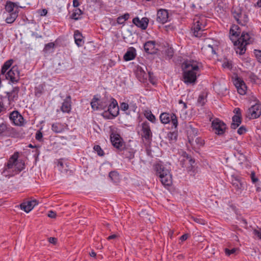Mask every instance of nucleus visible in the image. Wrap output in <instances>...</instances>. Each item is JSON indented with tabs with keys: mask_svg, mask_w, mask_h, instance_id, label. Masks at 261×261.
I'll list each match as a JSON object with an SVG mask.
<instances>
[{
	"mask_svg": "<svg viewBox=\"0 0 261 261\" xmlns=\"http://www.w3.org/2000/svg\"><path fill=\"white\" fill-rule=\"evenodd\" d=\"M19 87L16 86L13 87L11 92L7 93V95L8 96L9 102H14L18 98V93L19 92Z\"/></svg>",
	"mask_w": 261,
	"mask_h": 261,
	"instance_id": "obj_24",
	"label": "nucleus"
},
{
	"mask_svg": "<svg viewBox=\"0 0 261 261\" xmlns=\"http://www.w3.org/2000/svg\"><path fill=\"white\" fill-rule=\"evenodd\" d=\"M141 130L142 138H144L147 142H150L152 140V133L148 122L145 121L142 123Z\"/></svg>",
	"mask_w": 261,
	"mask_h": 261,
	"instance_id": "obj_11",
	"label": "nucleus"
},
{
	"mask_svg": "<svg viewBox=\"0 0 261 261\" xmlns=\"http://www.w3.org/2000/svg\"><path fill=\"white\" fill-rule=\"evenodd\" d=\"M19 71L17 66H13L7 73L6 77L12 83H17L19 79Z\"/></svg>",
	"mask_w": 261,
	"mask_h": 261,
	"instance_id": "obj_13",
	"label": "nucleus"
},
{
	"mask_svg": "<svg viewBox=\"0 0 261 261\" xmlns=\"http://www.w3.org/2000/svg\"><path fill=\"white\" fill-rule=\"evenodd\" d=\"M212 127L215 130V133L218 135H222L226 129V124L218 118L215 119L212 122Z\"/></svg>",
	"mask_w": 261,
	"mask_h": 261,
	"instance_id": "obj_9",
	"label": "nucleus"
},
{
	"mask_svg": "<svg viewBox=\"0 0 261 261\" xmlns=\"http://www.w3.org/2000/svg\"><path fill=\"white\" fill-rule=\"evenodd\" d=\"M252 182L253 184H255L258 181V178L255 176V173L254 171H252L250 175Z\"/></svg>",
	"mask_w": 261,
	"mask_h": 261,
	"instance_id": "obj_52",
	"label": "nucleus"
},
{
	"mask_svg": "<svg viewBox=\"0 0 261 261\" xmlns=\"http://www.w3.org/2000/svg\"><path fill=\"white\" fill-rule=\"evenodd\" d=\"M236 251V248H233L231 249H229L227 248H226L225 249V252L226 255H230L233 253H234Z\"/></svg>",
	"mask_w": 261,
	"mask_h": 261,
	"instance_id": "obj_55",
	"label": "nucleus"
},
{
	"mask_svg": "<svg viewBox=\"0 0 261 261\" xmlns=\"http://www.w3.org/2000/svg\"><path fill=\"white\" fill-rule=\"evenodd\" d=\"M18 13H19V10H18V8H16L15 12L9 13V16L15 20L18 16Z\"/></svg>",
	"mask_w": 261,
	"mask_h": 261,
	"instance_id": "obj_48",
	"label": "nucleus"
},
{
	"mask_svg": "<svg viewBox=\"0 0 261 261\" xmlns=\"http://www.w3.org/2000/svg\"><path fill=\"white\" fill-rule=\"evenodd\" d=\"M232 186L237 194H240L245 188V184L240 179L234 178L232 179Z\"/></svg>",
	"mask_w": 261,
	"mask_h": 261,
	"instance_id": "obj_16",
	"label": "nucleus"
},
{
	"mask_svg": "<svg viewBox=\"0 0 261 261\" xmlns=\"http://www.w3.org/2000/svg\"><path fill=\"white\" fill-rule=\"evenodd\" d=\"M181 158L182 159L180 160V165L182 167H184L185 162H188L190 165L189 166L187 167V170L189 172H193L195 166V160L193 159L191 155L188 154L186 151L181 150L179 152Z\"/></svg>",
	"mask_w": 261,
	"mask_h": 261,
	"instance_id": "obj_6",
	"label": "nucleus"
},
{
	"mask_svg": "<svg viewBox=\"0 0 261 261\" xmlns=\"http://www.w3.org/2000/svg\"><path fill=\"white\" fill-rule=\"evenodd\" d=\"M202 54L210 57H212L214 55L216 54L215 48L211 45H206L203 46L201 48Z\"/></svg>",
	"mask_w": 261,
	"mask_h": 261,
	"instance_id": "obj_27",
	"label": "nucleus"
},
{
	"mask_svg": "<svg viewBox=\"0 0 261 261\" xmlns=\"http://www.w3.org/2000/svg\"><path fill=\"white\" fill-rule=\"evenodd\" d=\"M15 20L10 17L9 16H8L6 19V22L7 23H12Z\"/></svg>",
	"mask_w": 261,
	"mask_h": 261,
	"instance_id": "obj_64",
	"label": "nucleus"
},
{
	"mask_svg": "<svg viewBox=\"0 0 261 261\" xmlns=\"http://www.w3.org/2000/svg\"><path fill=\"white\" fill-rule=\"evenodd\" d=\"M109 177L114 182L117 183L120 180V177L119 173L116 171H112L109 173Z\"/></svg>",
	"mask_w": 261,
	"mask_h": 261,
	"instance_id": "obj_38",
	"label": "nucleus"
},
{
	"mask_svg": "<svg viewBox=\"0 0 261 261\" xmlns=\"http://www.w3.org/2000/svg\"><path fill=\"white\" fill-rule=\"evenodd\" d=\"M136 57V50L133 47H129L123 56L125 61H129L134 59Z\"/></svg>",
	"mask_w": 261,
	"mask_h": 261,
	"instance_id": "obj_28",
	"label": "nucleus"
},
{
	"mask_svg": "<svg viewBox=\"0 0 261 261\" xmlns=\"http://www.w3.org/2000/svg\"><path fill=\"white\" fill-rule=\"evenodd\" d=\"M251 39V38L250 37V35L248 33L243 32L242 33L241 36H239L237 40H235V43H239L241 42L247 45L252 42Z\"/></svg>",
	"mask_w": 261,
	"mask_h": 261,
	"instance_id": "obj_23",
	"label": "nucleus"
},
{
	"mask_svg": "<svg viewBox=\"0 0 261 261\" xmlns=\"http://www.w3.org/2000/svg\"><path fill=\"white\" fill-rule=\"evenodd\" d=\"M13 62V60L12 59L8 60L5 62L1 69V74H4L7 70L11 67Z\"/></svg>",
	"mask_w": 261,
	"mask_h": 261,
	"instance_id": "obj_39",
	"label": "nucleus"
},
{
	"mask_svg": "<svg viewBox=\"0 0 261 261\" xmlns=\"http://www.w3.org/2000/svg\"><path fill=\"white\" fill-rule=\"evenodd\" d=\"M195 23L192 28L193 35L198 38L202 36L203 32L205 30V27L206 25V19L204 17L199 18L197 20L194 19Z\"/></svg>",
	"mask_w": 261,
	"mask_h": 261,
	"instance_id": "obj_5",
	"label": "nucleus"
},
{
	"mask_svg": "<svg viewBox=\"0 0 261 261\" xmlns=\"http://www.w3.org/2000/svg\"><path fill=\"white\" fill-rule=\"evenodd\" d=\"M51 129L55 133H61L64 130V126L61 123H55L51 125Z\"/></svg>",
	"mask_w": 261,
	"mask_h": 261,
	"instance_id": "obj_35",
	"label": "nucleus"
},
{
	"mask_svg": "<svg viewBox=\"0 0 261 261\" xmlns=\"http://www.w3.org/2000/svg\"><path fill=\"white\" fill-rule=\"evenodd\" d=\"M231 13L233 18L237 23L242 26H245L248 21L249 18L245 12H243L240 7L232 8Z\"/></svg>",
	"mask_w": 261,
	"mask_h": 261,
	"instance_id": "obj_3",
	"label": "nucleus"
},
{
	"mask_svg": "<svg viewBox=\"0 0 261 261\" xmlns=\"http://www.w3.org/2000/svg\"><path fill=\"white\" fill-rule=\"evenodd\" d=\"M108 111L111 113L112 117H117L119 112V108L118 105L117 100L113 98H111V102L110 103L108 108Z\"/></svg>",
	"mask_w": 261,
	"mask_h": 261,
	"instance_id": "obj_14",
	"label": "nucleus"
},
{
	"mask_svg": "<svg viewBox=\"0 0 261 261\" xmlns=\"http://www.w3.org/2000/svg\"><path fill=\"white\" fill-rule=\"evenodd\" d=\"M240 34L241 29L236 24L232 25L229 31V38L233 43V45L236 46V53L242 55L244 54L246 50V44L241 42L239 43H236V44L235 43V40L240 36Z\"/></svg>",
	"mask_w": 261,
	"mask_h": 261,
	"instance_id": "obj_2",
	"label": "nucleus"
},
{
	"mask_svg": "<svg viewBox=\"0 0 261 261\" xmlns=\"http://www.w3.org/2000/svg\"><path fill=\"white\" fill-rule=\"evenodd\" d=\"M188 236L187 233L184 234L180 237V240L182 242L186 241L188 239Z\"/></svg>",
	"mask_w": 261,
	"mask_h": 261,
	"instance_id": "obj_62",
	"label": "nucleus"
},
{
	"mask_svg": "<svg viewBox=\"0 0 261 261\" xmlns=\"http://www.w3.org/2000/svg\"><path fill=\"white\" fill-rule=\"evenodd\" d=\"M110 140L113 146L119 151L125 146V142L120 135L112 133L110 135Z\"/></svg>",
	"mask_w": 261,
	"mask_h": 261,
	"instance_id": "obj_8",
	"label": "nucleus"
},
{
	"mask_svg": "<svg viewBox=\"0 0 261 261\" xmlns=\"http://www.w3.org/2000/svg\"><path fill=\"white\" fill-rule=\"evenodd\" d=\"M149 20L147 17H143L141 20L139 17H136L133 19V22L134 24L142 30H145L148 24Z\"/></svg>",
	"mask_w": 261,
	"mask_h": 261,
	"instance_id": "obj_19",
	"label": "nucleus"
},
{
	"mask_svg": "<svg viewBox=\"0 0 261 261\" xmlns=\"http://www.w3.org/2000/svg\"><path fill=\"white\" fill-rule=\"evenodd\" d=\"M233 112L236 113L235 115L240 116L242 117L241 110L239 108H236L234 109Z\"/></svg>",
	"mask_w": 261,
	"mask_h": 261,
	"instance_id": "obj_60",
	"label": "nucleus"
},
{
	"mask_svg": "<svg viewBox=\"0 0 261 261\" xmlns=\"http://www.w3.org/2000/svg\"><path fill=\"white\" fill-rule=\"evenodd\" d=\"M38 204V201L36 199H34L22 203L20 205V208L25 212L29 213Z\"/></svg>",
	"mask_w": 261,
	"mask_h": 261,
	"instance_id": "obj_17",
	"label": "nucleus"
},
{
	"mask_svg": "<svg viewBox=\"0 0 261 261\" xmlns=\"http://www.w3.org/2000/svg\"><path fill=\"white\" fill-rule=\"evenodd\" d=\"M254 53L257 61L261 63V50L255 49Z\"/></svg>",
	"mask_w": 261,
	"mask_h": 261,
	"instance_id": "obj_51",
	"label": "nucleus"
},
{
	"mask_svg": "<svg viewBox=\"0 0 261 261\" xmlns=\"http://www.w3.org/2000/svg\"><path fill=\"white\" fill-rule=\"evenodd\" d=\"M182 81L187 85L194 84L197 81V72L199 71L198 63L193 60L185 61L181 64Z\"/></svg>",
	"mask_w": 261,
	"mask_h": 261,
	"instance_id": "obj_1",
	"label": "nucleus"
},
{
	"mask_svg": "<svg viewBox=\"0 0 261 261\" xmlns=\"http://www.w3.org/2000/svg\"><path fill=\"white\" fill-rule=\"evenodd\" d=\"M111 113H110L109 111H108V110L107 111H105L102 114V116L103 118H106V119H113L114 118H115V117H112V116H111Z\"/></svg>",
	"mask_w": 261,
	"mask_h": 261,
	"instance_id": "obj_47",
	"label": "nucleus"
},
{
	"mask_svg": "<svg viewBox=\"0 0 261 261\" xmlns=\"http://www.w3.org/2000/svg\"><path fill=\"white\" fill-rule=\"evenodd\" d=\"M55 43L53 42H50L45 45L44 50L45 51H49L50 49L53 48L55 47Z\"/></svg>",
	"mask_w": 261,
	"mask_h": 261,
	"instance_id": "obj_50",
	"label": "nucleus"
},
{
	"mask_svg": "<svg viewBox=\"0 0 261 261\" xmlns=\"http://www.w3.org/2000/svg\"><path fill=\"white\" fill-rule=\"evenodd\" d=\"M8 131V127L6 123L3 122L0 124V136H6Z\"/></svg>",
	"mask_w": 261,
	"mask_h": 261,
	"instance_id": "obj_41",
	"label": "nucleus"
},
{
	"mask_svg": "<svg viewBox=\"0 0 261 261\" xmlns=\"http://www.w3.org/2000/svg\"><path fill=\"white\" fill-rule=\"evenodd\" d=\"M146 118L152 123L155 122V116L152 114V113L150 111L149 112L146 113L145 114Z\"/></svg>",
	"mask_w": 261,
	"mask_h": 261,
	"instance_id": "obj_44",
	"label": "nucleus"
},
{
	"mask_svg": "<svg viewBox=\"0 0 261 261\" xmlns=\"http://www.w3.org/2000/svg\"><path fill=\"white\" fill-rule=\"evenodd\" d=\"M119 152L123 155L124 158L130 160L134 158L135 151L131 148L125 147V146L123 149L119 150Z\"/></svg>",
	"mask_w": 261,
	"mask_h": 261,
	"instance_id": "obj_22",
	"label": "nucleus"
},
{
	"mask_svg": "<svg viewBox=\"0 0 261 261\" xmlns=\"http://www.w3.org/2000/svg\"><path fill=\"white\" fill-rule=\"evenodd\" d=\"M191 219L196 223L201 225H204L207 224V222L205 220L200 218L192 217Z\"/></svg>",
	"mask_w": 261,
	"mask_h": 261,
	"instance_id": "obj_45",
	"label": "nucleus"
},
{
	"mask_svg": "<svg viewBox=\"0 0 261 261\" xmlns=\"http://www.w3.org/2000/svg\"><path fill=\"white\" fill-rule=\"evenodd\" d=\"M129 108V105L124 102L120 103V109L123 111L127 110Z\"/></svg>",
	"mask_w": 261,
	"mask_h": 261,
	"instance_id": "obj_53",
	"label": "nucleus"
},
{
	"mask_svg": "<svg viewBox=\"0 0 261 261\" xmlns=\"http://www.w3.org/2000/svg\"><path fill=\"white\" fill-rule=\"evenodd\" d=\"M253 233L255 236H256L258 239H261V231L256 229H254L253 231Z\"/></svg>",
	"mask_w": 261,
	"mask_h": 261,
	"instance_id": "obj_58",
	"label": "nucleus"
},
{
	"mask_svg": "<svg viewBox=\"0 0 261 261\" xmlns=\"http://www.w3.org/2000/svg\"><path fill=\"white\" fill-rule=\"evenodd\" d=\"M74 38L76 44L78 46H82L84 44V41L83 40L82 34L79 30L74 31Z\"/></svg>",
	"mask_w": 261,
	"mask_h": 261,
	"instance_id": "obj_31",
	"label": "nucleus"
},
{
	"mask_svg": "<svg viewBox=\"0 0 261 261\" xmlns=\"http://www.w3.org/2000/svg\"><path fill=\"white\" fill-rule=\"evenodd\" d=\"M206 102V96L203 94H200L198 98L197 103L198 105L203 106Z\"/></svg>",
	"mask_w": 261,
	"mask_h": 261,
	"instance_id": "obj_42",
	"label": "nucleus"
},
{
	"mask_svg": "<svg viewBox=\"0 0 261 261\" xmlns=\"http://www.w3.org/2000/svg\"><path fill=\"white\" fill-rule=\"evenodd\" d=\"M247 131V129L244 126H241L239 128V129L237 130V133L240 135H243L245 134Z\"/></svg>",
	"mask_w": 261,
	"mask_h": 261,
	"instance_id": "obj_54",
	"label": "nucleus"
},
{
	"mask_svg": "<svg viewBox=\"0 0 261 261\" xmlns=\"http://www.w3.org/2000/svg\"><path fill=\"white\" fill-rule=\"evenodd\" d=\"M24 162L22 160L17 159L14 167L15 171L17 173H18L24 169Z\"/></svg>",
	"mask_w": 261,
	"mask_h": 261,
	"instance_id": "obj_36",
	"label": "nucleus"
},
{
	"mask_svg": "<svg viewBox=\"0 0 261 261\" xmlns=\"http://www.w3.org/2000/svg\"><path fill=\"white\" fill-rule=\"evenodd\" d=\"M136 75L137 79L142 83H145L147 79L148 75L145 70L140 66L138 65L136 71Z\"/></svg>",
	"mask_w": 261,
	"mask_h": 261,
	"instance_id": "obj_20",
	"label": "nucleus"
},
{
	"mask_svg": "<svg viewBox=\"0 0 261 261\" xmlns=\"http://www.w3.org/2000/svg\"><path fill=\"white\" fill-rule=\"evenodd\" d=\"M16 8H18L19 10V8H22V7L19 6L17 3H14L11 1H7L5 5V10L8 13H11L15 12Z\"/></svg>",
	"mask_w": 261,
	"mask_h": 261,
	"instance_id": "obj_30",
	"label": "nucleus"
},
{
	"mask_svg": "<svg viewBox=\"0 0 261 261\" xmlns=\"http://www.w3.org/2000/svg\"><path fill=\"white\" fill-rule=\"evenodd\" d=\"M7 108L4 105L2 98L0 99V115L6 112Z\"/></svg>",
	"mask_w": 261,
	"mask_h": 261,
	"instance_id": "obj_46",
	"label": "nucleus"
},
{
	"mask_svg": "<svg viewBox=\"0 0 261 261\" xmlns=\"http://www.w3.org/2000/svg\"><path fill=\"white\" fill-rule=\"evenodd\" d=\"M261 115V104L256 103L251 106L248 110L247 117L250 119H256Z\"/></svg>",
	"mask_w": 261,
	"mask_h": 261,
	"instance_id": "obj_12",
	"label": "nucleus"
},
{
	"mask_svg": "<svg viewBox=\"0 0 261 261\" xmlns=\"http://www.w3.org/2000/svg\"><path fill=\"white\" fill-rule=\"evenodd\" d=\"M232 121L230 127L232 129H236L241 124L242 122V117L234 115L232 118Z\"/></svg>",
	"mask_w": 261,
	"mask_h": 261,
	"instance_id": "obj_34",
	"label": "nucleus"
},
{
	"mask_svg": "<svg viewBox=\"0 0 261 261\" xmlns=\"http://www.w3.org/2000/svg\"><path fill=\"white\" fill-rule=\"evenodd\" d=\"M91 108L93 110H105L110 104L107 98L100 99L97 95H94L90 102Z\"/></svg>",
	"mask_w": 261,
	"mask_h": 261,
	"instance_id": "obj_4",
	"label": "nucleus"
},
{
	"mask_svg": "<svg viewBox=\"0 0 261 261\" xmlns=\"http://www.w3.org/2000/svg\"><path fill=\"white\" fill-rule=\"evenodd\" d=\"M178 137V131L177 127H174L173 131H170L167 134V138L170 143L175 142L177 141Z\"/></svg>",
	"mask_w": 261,
	"mask_h": 261,
	"instance_id": "obj_32",
	"label": "nucleus"
},
{
	"mask_svg": "<svg viewBox=\"0 0 261 261\" xmlns=\"http://www.w3.org/2000/svg\"><path fill=\"white\" fill-rule=\"evenodd\" d=\"M48 241L51 244H56L57 242V239L54 237H50L48 239Z\"/></svg>",
	"mask_w": 261,
	"mask_h": 261,
	"instance_id": "obj_61",
	"label": "nucleus"
},
{
	"mask_svg": "<svg viewBox=\"0 0 261 261\" xmlns=\"http://www.w3.org/2000/svg\"><path fill=\"white\" fill-rule=\"evenodd\" d=\"M11 121L16 126H22L24 124V118L18 111H13L9 114Z\"/></svg>",
	"mask_w": 261,
	"mask_h": 261,
	"instance_id": "obj_10",
	"label": "nucleus"
},
{
	"mask_svg": "<svg viewBox=\"0 0 261 261\" xmlns=\"http://www.w3.org/2000/svg\"><path fill=\"white\" fill-rule=\"evenodd\" d=\"M160 181L163 185L169 186L172 184V176L171 175H167L165 177L163 176L160 178Z\"/></svg>",
	"mask_w": 261,
	"mask_h": 261,
	"instance_id": "obj_37",
	"label": "nucleus"
},
{
	"mask_svg": "<svg viewBox=\"0 0 261 261\" xmlns=\"http://www.w3.org/2000/svg\"><path fill=\"white\" fill-rule=\"evenodd\" d=\"M148 74L149 81L150 83H151L152 85H155L156 84V80L154 77L153 76V73L150 71H148Z\"/></svg>",
	"mask_w": 261,
	"mask_h": 261,
	"instance_id": "obj_49",
	"label": "nucleus"
},
{
	"mask_svg": "<svg viewBox=\"0 0 261 261\" xmlns=\"http://www.w3.org/2000/svg\"><path fill=\"white\" fill-rule=\"evenodd\" d=\"M155 42L154 41H149L146 42L144 45V48L146 53L149 54H154L155 53Z\"/></svg>",
	"mask_w": 261,
	"mask_h": 261,
	"instance_id": "obj_29",
	"label": "nucleus"
},
{
	"mask_svg": "<svg viewBox=\"0 0 261 261\" xmlns=\"http://www.w3.org/2000/svg\"><path fill=\"white\" fill-rule=\"evenodd\" d=\"M161 122L163 124H168L171 122L173 126L176 128L178 125L177 117L174 113H162L160 116Z\"/></svg>",
	"mask_w": 261,
	"mask_h": 261,
	"instance_id": "obj_7",
	"label": "nucleus"
},
{
	"mask_svg": "<svg viewBox=\"0 0 261 261\" xmlns=\"http://www.w3.org/2000/svg\"><path fill=\"white\" fill-rule=\"evenodd\" d=\"M48 217L51 218H55L56 217V213L55 212H53L52 211H50L48 212Z\"/></svg>",
	"mask_w": 261,
	"mask_h": 261,
	"instance_id": "obj_59",
	"label": "nucleus"
},
{
	"mask_svg": "<svg viewBox=\"0 0 261 261\" xmlns=\"http://www.w3.org/2000/svg\"><path fill=\"white\" fill-rule=\"evenodd\" d=\"M117 22L118 23L122 24L124 23V20L122 19V17L121 16L117 18Z\"/></svg>",
	"mask_w": 261,
	"mask_h": 261,
	"instance_id": "obj_63",
	"label": "nucleus"
},
{
	"mask_svg": "<svg viewBox=\"0 0 261 261\" xmlns=\"http://www.w3.org/2000/svg\"><path fill=\"white\" fill-rule=\"evenodd\" d=\"M84 13L83 11L81 10L80 8H75L73 10V13L70 15V18L74 20L81 19L82 15Z\"/></svg>",
	"mask_w": 261,
	"mask_h": 261,
	"instance_id": "obj_33",
	"label": "nucleus"
},
{
	"mask_svg": "<svg viewBox=\"0 0 261 261\" xmlns=\"http://www.w3.org/2000/svg\"><path fill=\"white\" fill-rule=\"evenodd\" d=\"M223 66L224 67V68H229V69H231L232 68V64L228 62V61H227V62H225L223 63Z\"/></svg>",
	"mask_w": 261,
	"mask_h": 261,
	"instance_id": "obj_57",
	"label": "nucleus"
},
{
	"mask_svg": "<svg viewBox=\"0 0 261 261\" xmlns=\"http://www.w3.org/2000/svg\"><path fill=\"white\" fill-rule=\"evenodd\" d=\"M156 21L162 24H164L168 21L169 13L168 10L160 9L157 12Z\"/></svg>",
	"mask_w": 261,
	"mask_h": 261,
	"instance_id": "obj_15",
	"label": "nucleus"
},
{
	"mask_svg": "<svg viewBox=\"0 0 261 261\" xmlns=\"http://www.w3.org/2000/svg\"><path fill=\"white\" fill-rule=\"evenodd\" d=\"M44 91V86L40 84L35 88V94L36 96L39 97Z\"/></svg>",
	"mask_w": 261,
	"mask_h": 261,
	"instance_id": "obj_40",
	"label": "nucleus"
},
{
	"mask_svg": "<svg viewBox=\"0 0 261 261\" xmlns=\"http://www.w3.org/2000/svg\"><path fill=\"white\" fill-rule=\"evenodd\" d=\"M238 93L241 95H245L246 93L247 86L245 82L240 78H237L234 83Z\"/></svg>",
	"mask_w": 261,
	"mask_h": 261,
	"instance_id": "obj_18",
	"label": "nucleus"
},
{
	"mask_svg": "<svg viewBox=\"0 0 261 261\" xmlns=\"http://www.w3.org/2000/svg\"><path fill=\"white\" fill-rule=\"evenodd\" d=\"M155 170L156 174L159 176L160 178L162 177L163 176L165 177L167 175H171L169 171L166 169L162 165L157 164L155 165Z\"/></svg>",
	"mask_w": 261,
	"mask_h": 261,
	"instance_id": "obj_21",
	"label": "nucleus"
},
{
	"mask_svg": "<svg viewBox=\"0 0 261 261\" xmlns=\"http://www.w3.org/2000/svg\"><path fill=\"white\" fill-rule=\"evenodd\" d=\"M18 157V152H15L13 154L10 156L8 162L5 165V169H12L13 167H14Z\"/></svg>",
	"mask_w": 261,
	"mask_h": 261,
	"instance_id": "obj_25",
	"label": "nucleus"
},
{
	"mask_svg": "<svg viewBox=\"0 0 261 261\" xmlns=\"http://www.w3.org/2000/svg\"><path fill=\"white\" fill-rule=\"evenodd\" d=\"M71 97L69 95L66 97L62 103L61 107V110L62 112L63 113H69L71 109Z\"/></svg>",
	"mask_w": 261,
	"mask_h": 261,
	"instance_id": "obj_26",
	"label": "nucleus"
},
{
	"mask_svg": "<svg viewBox=\"0 0 261 261\" xmlns=\"http://www.w3.org/2000/svg\"><path fill=\"white\" fill-rule=\"evenodd\" d=\"M42 137H43L42 133L40 131H37L36 134V136H35L36 139L37 140L40 141L42 139Z\"/></svg>",
	"mask_w": 261,
	"mask_h": 261,
	"instance_id": "obj_56",
	"label": "nucleus"
},
{
	"mask_svg": "<svg viewBox=\"0 0 261 261\" xmlns=\"http://www.w3.org/2000/svg\"><path fill=\"white\" fill-rule=\"evenodd\" d=\"M93 149L95 152H97L98 155L100 156H103L105 155L103 150L101 149L99 145H95L93 147Z\"/></svg>",
	"mask_w": 261,
	"mask_h": 261,
	"instance_id": "obj_43",
	"label": "nucleus"
}]
</instances>
